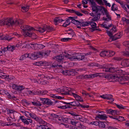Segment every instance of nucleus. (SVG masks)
I'll use <instances>...</instances> for the list:
<instances>
[{
    "instance_id": "obj_41",
    "label": "nucleus",
    "mask_w": 129,
    "mask_h": 129,
    "mask_svg": "<svg viewBox=\"0 0 129 129\" xmlns=\"http://www.w3.org/2000/svg\"><path fill=\"white\" fill-rule=\"evenodd\" d=\"M70 70H65L63 71V73L66 75L70 76Z\"/></svg>"
},
{
    "instance_id": "obj_33",
    "label": "nucleus",
    "mask_w": 129,
    "mask_h": 129,
    "mask_svg": "<svg viewBox=\"0 0 129 129\" xmlns=\"http://www.w3.org/2000/svg\"><path fill=\"white\" fill-rule=\"evenodd\" d=\"M121 5L122 7L126 12H127V9L125 6L126 5L124 4L123 2L122 1H121L119 3Z\"/></svg>"
},
{
    "instance_id": "obj_44",
    "label": "nucleus",
    "mask_w": 129,
    "mask_h": 129,
    "mask_svg": "<svg viewBox=\"0 0 129 129\" xmlns=\"http://www.w3.org/2000/svg\"><path fill=\"white\" fill-rule=\"evenodd\" d=\"M99 126L100 127L104 128L105 127V125L104 123L102 121H99Z\"/></svg>"
},
{
    "instance_id": "obj_13",
    "label": "nucleus",
    "mask_w": 129,
    "mask_h": 129,
    "mask_svg": "<svg viewBox=\"0 0 129 129\" xmlns=\"http://www.w3.org/2000/svg\"><path fill=\"white\" fill-rule=\"evenodd\" d=\"M63 104H69L74 107H80V105H81V104L79 102L75 101L70 103H67L64 102H63Z\"/></svg>"
},
{
    "instance_id": "obj_22",
    "label": "nucleus",
    "mask_w": 129,
    "mask_h": 129,
    "mask_svg": "<svg viewBox=\"0 0 129 129\" xmlns=\"http://www.w3.org/2000/svg\"><path fill=\"white\" fill-rule=\"evenodd\" d=\"M63 20L59 17H57L55 18L54 19V22L55 25L57 24L58 23L62 22Z\"/></svg>"
},
{
    "instance_id": "obj_48",
    "label": "nucleus",
    "mask_w": 129,
    "mask_h": 129,
    "mask_svg": "<svg viewBox=\"0 0 129 129\" xmlns=\"http://www.w3.org/2000/svg\"><path fill=\"white\" fill-rule=\"evenodd\" d=\"M3 40H11L12 38H11L9 35H7L6 36H5V38H3Z\"/></svg>"
},
{
    "instance_id": "obj_25",
    "label": "nucleus",
    "mask_w": 129,
    "mask_h": 129,
    "mask_svg": "<svg viewBox=\"0 0 129 129\" xmlns=\"http://www.w3.org/2000/svg\"><path fill=\"white\" fill-rule=\"evenodd\" d=\"M100 15L101 14L100 13H99L98 14L95 15H94V18L92 19V20L94 21H97L100 18Z\"/></svg>"
},
{
    "instance_id": "obj_18",
    "label": "nucleus",
    "mask_w": 129,
    "mask_h": 129,
    "mask_svg": "<svg viewBox=\"0 0 129 129\" xmlns=\"http://www.w3.org/2000/svg\"><path fill=\"white\" fill-rule=\"evenodd\" d=\"M65 57L67 58L68 59H69L71 60L76 61L75 55H71L69 54H67L65 56Z\"/></svg>"
},
{
    "instance_id": "obj_21",
    "label": "nucleus",
    "mask_w": 129,
    "mask_h": 129,
    "mask_svg": "<svg viewBox=\"0 0 129 129\" xmlns=\"http://www.w3.org/2000/svg\"><path fill=\"white\" fill-rule=\"evenodd\" d=\"M107 33L108 35L113 40L115 41L116 40V35H114V36H113V33H112V31H107Z\"/></svg>"
},
{
    "instance_id": "obj_34",
    "label": "nucleus",
    "mask_w": 129,
    "mask_h": 129,
    "mask_svg": "<svg viewBox=\"0 0 129 129\" xmlns=\"http://www.w3.org/2000/svg\"><path fill=\"white\" fill-rule=\"evenodd\" d=\"M8 51H13L14 49L15 46H11L10 45H9L8 46Z\"/></svg>"
},
{
    "instance_id": "obj_53",
    "label": "nucleus",
    "mask_w": 129,
    "mask_h": 129,
    "mask_svg": "<svg viewBox=\"0 0 129 129\" xmlns=\"http://www.w3.org/2000/svg\"><path fill=\"white\" fill-rule=\"evenodd\" d=\"M121 65L123 67H127L126 62L125 61V59L124 60H122L121 63Z\"/></svg>"
},
{
    "instance_id": "obj_9",
    "label": "nucleus",
    "mask_w": 129,
    "mask_h": 129,
    "mask_svg": "<svg viewBox=\"0 0 129 129\" xmlns=\"http://www.w3.org/2000/svg\"><path fill=\"white\" fill-rule=\"evenodd\" d=\"M101 74V73H98L88 75H83V79H88L93 78L98 76H99V74Z\"/></svg>"
},
{
    "instance_id": "obj_43",
    "label": "nucleus",
    "mask_w": 129,
    "mask_h": 129,
    "mask_svg": "<svg viewBox=\"0 0 129 129\" xmlns=\"http://www.w3.org/2000/svg\"><path fill=\"white\" fill-rule=\"evenodd\" d=\"M29 55L30 57L29 58H30L31 59H35L36 58V54L35 53L34 54L33 53H29Z\"/></svg>"
},
{
    "instance_id": "obj_31",
    "label": "nucleus",
    "mask_w": 129,
    "mask_h": 129,
    "mask_svg": "<svg viewBox=\"0 0 129 129\" xmlns=\"http://www.w3.org/2000/svg\"><path fill=\"white\" fill-rule=\"evenodd\" d=\"M15 78V77L12 76L8 75V76H7L6 80H7L9 82H10L11 80H14Z\"/></svg>"
},
{
    "instance_id": "obj_51",
    "label": "nucleus",
    "mask_w": 129,
    "mask_h": 129,
    "mask_svg": "<svg viewBox=\"0 0 129 129\" xmlns=\"http://www.w3.org/2000/svg\"><path fill=\"white\" fill-rule=\"evenodd\" d=\"M95 1L100 5H103L104 4L103 2V0H95Z\"/></svg>"
},
{
    "instance_id": "obj_64",
    "label": "nucleus",
    "mask_w": 129,
    "mask_h": 129,
    "mask_svg": "<svg viewBox=\"0 0 129 129\" xmlns=\"http://www.w3.org/2000/svg\"><path fill=\"white\" fill-rule=\"evenodd\" d=\"M68 113L70 114L73 116H75L78 115L76 114V113L73 112H69Z\"/></svg>"
},
{
    "instance_id": "obj_63",
    "label": "nucleus",
    "mask_w": 129,
    "mask_h": 129,
    "mask_svg": "<svg viewBox=\"0 0 129 129\" xmlns=\"http://www.w3.org/2000/svg\"><path fill=\"white\" fill-rule=\"evenodd\" d=\"M42 63L41 61H37L34 64L38 66H41Z\"/></svg>"
},
{
    "instance_id": "obj_24",
    "label": "nucleus",
    "mask_w": 129,
    "mask_h": 129,
    "mask_svg": "<svg viewBox=\"0 0 129 129\" xmlns=\"http://www.w3.org/2000/svg\"><path fill=\"white\" fill-rule=\"evenodd\" d=\"M37 129H51L46 125H41L38 126Z\"/></svg>"
},
{
    "instance_id": "obj_28",
    "label": "nucleus",
    "mask_w": 129,
    "mask_h": 129,
    "mask_svg": "<svg viewBox=\"0 0 129 129\" xmlns=\"http://www.w3.org/2000/svg\"><path fill=\"white\" fill-rule=\"evenodd\" d=\"M119 76H117V75H115L114 74H110V79H117L118 78V77Z\"/></svg>"
},
{
    "instance_id": "obj_16",
    "label": "nucleus",
    "mask_w": 129,
    "mask_h": 129,
    "mask_svg": "<svg viewBox=\"0 0 129 129\" xmlns=\"http://www.w3.org/2000/svg\"><path fill=\"white\" fill-rule=\"evenodd\" d=\"M127 41H126L124 42L123 44H124L125 45V46L127 47L128 48L126 49L125 51H123L122 53V54L124 56H129V46H128V45L125 43Z\"/></svg>"
},
{
    "instance_id": "obj_32",
    "label": "nucleus",
    "mask_w": 129,
    "mask_h": 129,
    "mask_svg": "<svg viewBox=\"0 0 129 129\" xmlns=\"http://www.w3.org/2000/svg\"><path fill=\"white\" fill-rule=\"evenodd\" d=\"M106 99L111 100V102H113L114 101L113 99L112 98V95L110 94H106Z\"/></svg>"
},
{
    "instance_id": "obj_59",
    "label": "nucleus",
    "mask_w": 129,
    "mask_h": 129,
    "mask_svg": "<svg viewBox=\"0 0 129 129\" xmlns=\"http://www.w3.org/2000/svg\"><path fill=\"white\" fill-rule=\"evenodd\" d=\"M99 122H98L97 121H92V122H91L90 123L91 124H93L94 125H95L96 126H98L99 125Z\"/></svg>"
},
{
    "instance_id": "obj_49",
    "label": "nucleus",
    "mask_w": 129,
    "mask_h": 129,
    "mask_svg": "<svg viewBox=\"0 0 129 129\" xmlns=\"http://www.w3.org/2000/svg\"><path fill=\"white\" fill-rule=\"evenodd\" d=\"M5 74L2 72H0V77L2 78H5L6 79L7 76L5 75Z\"/></svg>"
},
{
    "instance_id": "obj_54",
    "label": "nucleus",
    "mask_w": 129,
    "mask_h": 129,
    "mask_svg": "<svg viewBox=\"0 0 129 129\" xmlns=\"http://www.w3.org/2000/svg\"><path fill=\"white\" fill-rule=\"evenodd\" d=\"M14 112V111L11 109H8L7 110V112L8 114H9L10 115L11 114H13V112Z\"/></svg>"
},
{
    "instance_id": "obj_55",
    "label": "nucleus",
    "mask_w": 129,
    "mask_h": 129,
    "mask_svg": "<svg viewBox=\"0 0 129 129\" xmlns=\"http://www.w3.org/2000/svg\"><path fill=\"white\" fill-rule=\"evenodd\" d=\"M103 3H104L108 7H111V5L110 3L107 2V1L106 0H103Z\"/></svg>"
},
{
    "instance_id": "obj_52",
    "label": "nucleus",
    "mask_w": 129,
    "mask_h": 129,
    "mask_svg": "<svg viewBox=\"0 0 129 129\" xmlns=\"http://www.w3.org/2000/svg\"><path fill=\"white\" fill-rule=\"evenodd\" d=\"M42 52H37L36 53H35V54H36V58H38L39 57V56L40 55L42 56Z\"/></svg>"
},
{
    "instance_id": "obj_42",
    "label": "nucleus",
    "mask_w": 129,
    "mask_h": 129,
    "mask_svg": "<svg viewBox=\"0 0 129 129\" xmlns=\"http://www.w3.org/2000/svg\"><path fill=\"white\" fill-rule=\"evenodd\" d=\"M111 114L113 115H116L119 114V112L117 110H112Z\"/></svg>"
},
{
    "instance_id": "obj_47",
    "label": "nucleus",
    "mask_w": 129,
    "mask_h": 129,
    "mask_svg": "<svg viewBox=\"0 0 129 129\" xmlns=\"http://www.w3.org/2000/svg\"><path fill=\"white\" fill-rule=\"evenodd\" d=\"M106 51H102L100 54V55L101 56L104 57L106 56Z\"/></svg>"
},
{
    "instance_id": "obj_46",
    "label": "nucleus",
    "mask_w": 129,
    "mask_h": 129,
    "mask_svg": "<svg viewBox=\"0 0 129 129\" xmlns=\"http://www.w3.org/2000/svg\"><path fill=\"white\" fill-rule=\"evenodd\" d=\"M122 21L125 22L127 24L129 23V20L128 19H126L125 17H123L122 18Z\"/></svg>"
},
{
    "instance_id": "obj_23",
    "label": "nucleus",
    "mask_w": 129,
    "mask_h": 129,
    "mask_svg": "<svg viewBox=\"0 0 129 129\" xmlns=\"http://www.w3.org/2000/svg\"><path fill=\"white\" fill-rule=\"evenodd\" d=\"M114 73L115 72L116 73V74L118 75L117 76H118V75H121V74H122L123 72V71L121 69L115 68H114Z\"/></svg>"
},
{
    "instance_id": "obj_3",
    "label": "nucleus",
    "mask_w": 129,
    "mask_h": 129,
    "mask_svg": "<svg viewBox=\"0 0 129 129\" xmlns=\"http://www.w3.org/2000/svg\"><path fill=\"white\" fill-rule=\"evenodd\" d=\"M53 30V28L50 27L49 26L45 25L44 26L39 28L37 31L40 33H43L46 30L49 31Z\"/></svg>"
},
{
    "instance_id": "obj_50",
    "label": "nucleus",
    "mask_w": 129,
    "mask_h": 129,
    "mask_svg": "<svg viewBox=\"0 0 129 129\" xmlns=\"http://www.w3.org/2000/svg\"><path fill=\"white\" fill-rule=\"evenodd\" d=\"M58 62L57 61H55L52 65V67H55L58 66Z\"/></svg>"
},
{
    "instance_id": "obj_19",
    "label": "nucleus",
    "mask_w": 129,
    "mask_h": 129,
    "mask_svg": "<svg viewBox=\"0 0 129 129\" xmlns=\"http://www.w3.org/2000/svg\"><path fill=\"white\" fill-rule=\"evenodd\" d=\"M65 56H63L62 55H60L59 56H56L55 57L56 60V61H58V62H61Z\"/></svg>"
},
{
    "instance_id": "obj_37",
    "label": "nucleus",
    "mask_w": 129,
    "mask_h": 129,
    "mask_svg": "<svg viewBox=\"0 0 129 129\" xmlns=\"http://www.w3.org/2000/svg\"><path fill=\"white\" fill-rule=\"evenodd\" d=\"M117 120L120 121H122L125 120L124 119L123 117L119 116H117Z\"/></svg>"
},
{
    "instance_id": "obj_5",
    "label": "nucleus",
    "mask_w": 129,
    "mask_h": 129,
    "mask_svg": "<svg viewBox=\"0 0 129 129\" xmlns=\"http://www.w3.org/2000/svg\"><path fill=\"white\" fill-rule=\"evenodd\" d=\"M75 56L76 61L81 60L85 62H86L88 61L87 58L85 57L84 55H82L80 54H76L75 55Z\"/></svg>"
},
{
    "instance_id": "obj_40",
    "label": "nucleus",
    "mask_w": 129,
    "mask_h": 129,
    "mask_svg": "<svg viewBox=\"0 0 129 129\" xmlns=\"http://www.w3.org/2000/svg\"><path fill=\"white\" fill-rule=\"evenodd\" d=\"M89 25H90L92 27V29L95 27L96 26V24L94 22L89 21Z\"/></svg>"
},
{
    "instance_id": "obj_62",
    "label": "nucleus",
    "mask_w": 129,
    "mask_h": 129,
    "mask_svg": "<svg viewBox=\"0 0 129 129\" xmlns=\"http://www.w3.org/2000/svg\"><path fill=\"white\" fill-rule=\"evenodd\" d=\"M51 116L53 117L56 118H59L58 115H56L54 114H51Z\"/></svg>"
},
{
    "instance_id": "obj_45",
    "label": "nucleus",
    "mask_w": 129,
    "mask_h": 129,
    "mask_svg": "<svg viewBox=\"0 0 129 129\" xmlns=\"http://www.w3.org/2000/svg\"><path fill=\"white\" fill-rule=\"evenodd\" d=\"M36 45L37 47L39 49H43L45 47V46L41 44H36Z\"/></svg>"
},
{
    "instance_id": "obj_61",
    "label": "nucleus",
    "mask_w": 129,
    "mask_h": 129,
    "mask_svg": "<svg viewBox=\"0 0 129 129\" xmlns=\"http://www.w3.org/2000/svg\"><path fill=\"white\" fill-rule=\"evenodd\" d=\"M48 92L47 90H42L41 91V95H44L47 94Z\"/></svg>"
},
{
    "instance_id": "obj_39",
    "label": "nucleus",
    "mask_w": 129,
    "mask_h": 129,
    "mask_svg": "<svg viewBox=\"0 0 129 129\" xmlns=\"http://www.w3.org/2000/svg\"><path fill=\"white\" fill-rule=\"evenodd\" d=\"M122 33L121 32H120L115 35H116V40L117 39H118L120 38L121 36H122Z\"/></svg>"
},
{
    "instance_id": "obj_56",
    "label": "nucleus",
    "mask_w": 129,
    "mask_h": 129,
    "mask_svg": "<svg viewBox=\"0 0 129 129\" xmlns=\"http://www.w3.org/2000/svg\"><path fill=\"white\" fill-rule=\"evenodd\" d=\"M72 39V38H63L61 39V41L64 42H66L69 41Z\"/></svg>"
},
{
    "instance_id": "obj_10",
    "label": "nucleus",
    "mask_w": 129,
    "mask_h": 129,
    "mask_svg": "<svg viewBox=\"0 0 129 129\" xmlns=\"http://www.w3.org/2000/svg\"><path fill=\"white\" fill-rule=\"evenodd\" d=\"M62 92L61 94H68L71 95V93H73L70 91L71 90V89L69 87H62Z\"/></svg>"
},
{
    "instance_id": "obj_30",
    "label": "nucleus",
    "mask_w": 129,
    "mask_h": 129,
    "mask_svg": "<svg viewBox=\"0 0 129 129\" xmlns=\"http://www.w3.org/2000/svg\"><path fill=\"white\" fill-rule=\"evenodd\" d=\"M81 21H79L75 19L72 20V23L76 25H81Z\"/></svg>"
},
{
    "instance_id": "obj_2",
    "label": "nucleus",
    "mask_w": 129,
    "mask_h": 129,
    "mask_svg": "<svg viewBox=\"0 0 129 129\" xmlns=\"http://www.w3.org/2000/svg\"><path fill=\"white\" fill-rule=\"evenodd\" d=\"M1 25H6L7 26H11L15 24V21L11 18L2 19L0 21Z\"/></svg>"
},
{
    "instance_id": "obj_4",
    "label": "nucleus",
    "mask_w": 129,
    "mask_h": 129,
    "mask_svg": "<svg viewBox=\"0 0 129 129\" xmlns=\"http://www.w3.org/2000/svg\"><path fill=\"white\" fill-rule=\"evenodd\" d=\"M11 87L13 89L18 92H20L25 89V87L22 85L16 84H14L11 85Z\"/></svg>"
},
{
    "instance_id": "obj_14",
    "label": "nucleus",
    "mask_w": 129,
    "mask_h": 129,
    "mask_svg": "<svg viewBox=\"0 0 129 129\" xmlns=\"http://www.w3.org/2000/svg\"><path fill=\"white\" fill-rule=\"evenodd\" d=\"M71 94H71V95L73 96L76 101L81 102L83 101V99L82 98L81 96L74 93H71Z\"/></svg>"
},
{
    "instance_id": "obj_6",
    "label": "nucleus",
    "mask_w": 129,
    "mask_h": 129,
    "mask_svg": "<svg viewBox=\"0 0 129 129\" xmlns=\"http://www.w3.org/2000/svg\"><path fill=\"white\" fill-rule=\"evenodd\" d=\"M99 12H101L103 14V15H104V13L106 15V17L108 18L109 19L111 20V17L110 15L109 14L108 12L107 11V10L103 6L102 7H99Z\"/></svg>"
},
{
    "instance_id": "obj_35",
    "label": "nucleus",
    "mask_w": 129,
    "mask_h": 129,
    "mask_svg": "<svg viewBox=\"0 0 129 129\" xmlns=\"http://www.w3.org/2000/svg\"><path fill=\"white\" fill-rule=\"evenodd\" d=\"M51 51L50 50H47L46 52H42V56H47L49 55Z\"/></svg>"
},
{
    "instance_id": "obj_1",
    "label": "nucleus",
    "mask_w": 129,
    "mask_h": 129,
    "mask_svg": "<svg viewBox=\"0 0 129 129\" xmlns=\"http://www.w3.org/2000/svg\"><path fill=\"white\" fill-rule=\"evenodd\" d=\"M15 21V24L21 25L20 26L21 28L22 29L23 34L25 37H31L33 39H36L37 38L36 35L32 33L30 31L35 30L34 28L28 25H23L22 24L23 23V21L20 19L16 20Z\"/></svg>"
},
{
    "instance_id": "obj_17",
    "label": "nucleus",
    "mask_w": 129,
    "mask_h": 129,
    "mask_svg": "<svg viewBox=\"0 0 129 129\" xmlns=\"http://www.w3.org/2000/svg\"><path fill=\"white\" fill-rule=\"evenodd\" d=\"M96 118H98L101 120H106L107 117L105 114H100L97 115L96 116Z\"/></svg>"
},
{
    "instance_id": "obj_29",
    "label": "nucleus",
    "mask_w": 129,
    "mask_h": 129,
    "mask_svg": "<svg viewBox=\"0 0 129 129\" xmlns=\"http://www.w3.org/2000/svg\"><path fill=\"white\" fill-rule=\"evenodd\" d=\"M111 9L113 11L117 10L118 8L117 5L114 3L113 4L112 6Z\"/></svg>"
},
{
    "instance_id": "obj_8",
    "label": "nucleus",
    "mask_w": 129,
    "mask_h": 129,
    "mask_svg": "<svg viewBox=\"0 0 129 129\" xmlns=\"http://www.w3.org/2000/svg\"><path fill=\"white\" fill-rule=\"evenodd\" d=\"M29 116L32 118L34 119L35 120L39 122V123H44L45 121L43 120L42 119L37 117L36 115L33 113H29Z\"/></svg>"
},
{
    "instance_id": "obj_11",
    "label": "nucleus",
    "mask_w": 129,
    "mask_h": 129,
    "mask_svg": "<svg viewBox=\"0 0 129 129\" xmlns=\"http://www.w3.org/2000/svg\"><path fill=\"white\" fill-rule=\"evenodd\" d=\"M24 117L23 116H21L20 117V119L22 121L24 124L27 125L29 124V123H32L33 121L30 119H28L27 118H24Z\"/></svg>"
},
{
    "instance_id": "obj_36",
    "label": "nucleus",
    "mask_w": 129,
    "mask_h": 129,
    "mask_svg": "<svg viewBox=\"0 0 129 129\" xmlns=\"http://www.w3.org/2000/svg\"><path fill=\"white\" fill-rule=\"evenodd\" d=\"M5 93L7 95V97L10 99H12L13 98H16V97L14 96L13 95H11L8 92H7Z\"/></svg>"
},
{
    "instance_id": "obj_60",
    "label": "nucleus",
    "mask_w": 129,
    "mask_h": 129,
    "mask_svg": "<svg viewBox=\"0 0 129 129\" xmlns=\"http://www.w3.org/2000/svg\"><path fill=\"white\" fill-rule=\"evenodd\" d=\"M66 11L71 13H74L75 10L72 9H67L66 10Z\"/></svg>"
},
{
    "instance_id": "obj_15",
    "label": "nucleus",
    "mask_w": 129,
    "mask_h": 129,
    "mask_svg": "<svg viewBox=\"0 0 129 129\" xmlns=\"http://www.w3.org/2000/svg\"><path fill=\"white\" fill-rule=\"evenodd\" d=\"M73 18L71 17H69L67 19L65 22L63 24L62 26L64 27H67L70 24L71 22L72 23V19Z\"/></svg>"
},
{
    "instance_id": "obj_20",
    "label": "nucleus",
    "mask_w": 129,
    "mask_h": 129,
    "mask_svg": "<svg viewBox=\"0 0 129 129\" xmlns=\"http://www.w3.org/2000/svg\"><path fill=\"white\" fill-rule=\"evenodd\" d=\"M31 103L34 106H40L42 105V104L40 102L37 100H36L35 99L33 100V101L31 102Z\"/></svg>"
},
{
    "instance_id": "obj_12",
    "label": "nucleus",
    "mask_w": 129,
    "mask_h": 129,
    "mask_svg": "<svg viewBox=\"0 0 129 129\" xmlns=\"http://www.w3.org/2000/svg\"><path fill=\"white\" fill-rule=\"evenodd\" d=\"M103 69L102 70L104 71L105 72H110L113 73L114 72V69L113 68L110 67H104L102 66L101 67Z\"/></svg>"
},
{
    "instance_id": "obj_57",
    "label": "nucleus",
    "mask_w": 129,
    "mask_h": 129,
    "mask_svg": "<svg viewBox=\"0 0 129 129\" xmlns=\"http://www.w3.org/2000/svg\"><path fill=\"white\" fill-rule=\"evenodd\" d=\"M109 55L110 56V57H112L114 55L115 53V52L113 51H111L109 50Z\"/></svg>"
},
{
    "instance_id": "obj_27",
    "label": "nucleus",
    "mask_w": 129,
    "mask_h": 129,
    "mask_svg": "<svg viewBox=\"0 0 129 129\" xmlns=\"http://www.w3.org/2000/svg\"><path fill=\"white\" fill-rule=\"evenodd\" d=\"M29 6L28 5H26L25 6L22 7H21L22 11L23 12L27 11L29 8Z\"/></svg>"
},
{
    "instance_id": "obj_38",
    "label": "nucleus",
    "mask_w": 129,
    "mask_h": 129,
    "mask_svg": "<svg viewBox=\"0 0 129 129\" xmlns=\"http://www.w3.org/2000/svg\"><path fill=\"white\" fill-rule=\"evenodd\" d=\"M116 106L119 109H124L126 107L123 106L121 104L118 105L116 104Z\"/></svg>"
},
{
    "instance_id": "obj_26",
    "label": "nucleus",
    "mask_w": 129,
    "mask_h": 129,
    "mask_svg": "<svg viewBox=\"0 0 129 129\" xmlns=\"http://www.w3.org/2000/svg\"><path fill=\"white\" fill-rule=\"evenodd\" d=\"M89 21H81L80 26L82 27L88 26L89 25Z\"/></svg>"
},
{
    "instance_id": "obj_7",
    "label": "nucleus",
    "mask_w": 129,
    "mask_h": 129,
    "mask_svg": "<svg viewBox=\"0 0 129 129\" xmlns=\"http://www.w3.org/2000/svg\"><path fill=\"white\" fill-rule=\"evenodd\" d=\"M40 100L41 101V102L43 104H46L49 105H52L53 104V102L50 99L48 98H40Z\"/></svg>"
},
{
    "instance_id": "obj_58",
    "label": "nucleus",
    "mask_w": 129,
    "mask_h": 129,
    "mask_svg": "<svg viewBox=\"0 0 129 129\" xmlns=\"http://www.w3.org/2000/svg\"><path fill=\"white\" fill-rule=\"evenodd\" d=\"M56 90L59 93H62V87L56 89Z\"/></svg>"
}]
</instances>
